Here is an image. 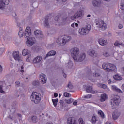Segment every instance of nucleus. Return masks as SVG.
Returning a JSON list of instances; mask_svg holds the SVG:
<instances>
[{
    "label": "nucleus",
    "instance_id": "nucleus-1",
    "mask_svg": "<svg viewBox=\"0 0 124 124\" xmlns=\"http://www.w3.org/2000/svg\"><path fill=\"white\" fill-rule=\"evenodd\" d=\"M79 48L77 47H74L71 49V56L74 61L78 62H81L86 58V54L81 53L79 57Z\"/></svg>",
    "mask_w": 124,
    "mask_h": 124
},
{
    "label": "nucleus",
    "instance_id": "nucleus-2",
    "mask_svg": "<svg viewBox=\"0 0 124 124\" xmlns=\"http://www.w3.org/2000/svg\"><path fill=\"white\" fill-rule=\"evenodd\" d=\"M31 33V29L30 27H26L25 30V33L24 34V37L27 38V41H26V44L27 46H32L34 43H35V38L30 37Z\"/></svg>",
    "mask_w": 124,
    "mask_h": 124
},
{
    "label": "nucleus",
    "instance_id": "nucleus-3",
    "mask_svg": "<svg viewBox=\"0 0 124 124\" xmlns=\"http://www.w3.org/2000/svg\"><path fill=\"white\" fill-rule=\"evenodd\" d=\"M31 101L34 102L35 104H38L41 101V94L36 92H33L32 94L30 96Z\"/></svg>",
    "mask_w": 124,
    "mask_h": 124
},
{
    "label": "nucleus",
    "instance_id": "nucleus-4",
    "mask_svg": "<svg viewBox=\"0 0 124 124\" xmlns=\"http://www.w3.org/2000/svg\"><path fill=\"white\" fill-rule=\"evenodd\" d=\"M102 67L104 70L107 71H116L117 70V67L113 64L109 63H104L102 65Z\"/></svg>",
    "mask_w": 124,
    "mask_h": 124
},
{
    "label": "nucleus",
    "instance_id": "nucleus-5",
    "mask_svg": "<svg viewBox=\"0 0 124 124\" xmlns=\"http://www.w3.org/2000/svg\"><path fill=\"white\" fill-rule=\"evenodd\" d=\"M71 40V37L69 36H64V37L62 38V39L61 38V37H59L58 39L57 40V42L59 45L63 46V45H65V44H66V42H68V41H70Z\"/></svg>",
    "mask_w": 124,
    "mask_h": 124
},
{
    "label": "nucleus",
    "instance_id": "nucleus-6",
    "mask_svg": "<svg viewBox=\"0 0 124 124\" xmlns=\"http://www.w3.org/2000/svg\"><path fill=\"white\" fill-rule=\"evenodd\" d=\"M120 99V96L118 95H115L113 98L111 100V107L113 109H116L117 107L119 106L120 104V102L119 101Z\"/></svg>",
    "mask_w": 124,
    "mask_h": 124
},
{
    "label": "nucleus",
    "instance_id": "nucleus-7",
    "mask_svg": "<svg viewBox=\"0 0 124 124\" xmlns=\"http://www.w3.org/2000/svg\"><path fill=\"white\" fill-rule=\"evenodd\" d=\"M91 31V25H87L86 27L82 28L79 30V33L80 35H86Z\"/></svg>",
    "mask_w": 124,
    "mask_h": 124
},
{
    "label": "nucleus",
    "instance_id": "nucleus-8",
    "mask_svg": "<svg viewBox=\"0 0 124 124\" xmlns=\"http://www.w3.org/2000/svg\"><path fill=\"white\" fill-rule=\"evenodd\" d=\"M9 4V0H0V9H3L5 5Z\"/></svg>",
    "mask_w": 124,
    "mask_h": 124
},
{
    "label": "nucleus",
    "instance_id": "nucleus-9",
    "mask_svg": "<svg viewBox=\"0 0 124 124\" xmlns=\"http://www.w3.org/2000/svg\"><path fill=\"white\" fill-rule=\"evenodd\" d=\"M96 24L98 25L99 28H101L103 30H106V28H107V25L102 20H99L98 23H96Z\"/></svg>",
    "mask_w": 124,
    "mask_h": 124
},
{
    "label": "nucleus",
    "instance_id": "nucleus-10",
    "mask_svg": "<svg viewBox=\"0 0 124 124\" xmlns=\"http://www.w3.org/2000/svg\"><path fill=\"white\" fill-rule=\"evenodd\" d=\"M39 80L41 81L43 84H45L47 82V77L44 74H41L39 76Z\"/></svg>",
    "mask_w": 124,
    "mask_h": 124
},
{
    "label": "nucleus",
    "instance_id": "nucleus-11",
    "mask_svg": "<svg viewBox=\"0 0 124 124\" xmlns=\"http://www.w3.org/2000/svg\"><path fill=\"white\" fill-rule=\"evenodd\" d=\"M13 57L16 61H20V52L19 51H14L13 53Z\"/></svg>",
    "mask_w": 124,
    "mask_h": 124
},
{
    "label": "nucleus",
    "instance_id": "nucleus-12",
    "mask_svg": "<svg viewBox=\"0 0 124 124\" xmlns=\"http://www.w3.org/2000/svg\"><path fill=\"white\" fill-rule=\"evenodd\" d=\"M34 34L37 38H42V37H43V35L40 30H36L34 31Z\"/></svg>",
    "mask_w": 124,
    "mask_h": 124
},
{
    "label": "nucleus",
    "instance_id": "nucleus-13",
    "mask_svg": "<svg viewBox=\"0 0 124 124\" xmlns=\"http://www.w3.org/2000/svg\"><path fill=\"white\" fill-rule=\"evenodd\" d=\"M49 18H50V16H46L45 18L44 25L45 27H46V28H49L50 27V25H49Z\"/></svg>",
    "mask_w": 124,
    "mask_h": 124
},
{
    "label": "nucleus",
    "instance_id": "nucleus-14",
    "mask_svg": "<svg viewBox=\"0 0 124 124\" xmlns=\"http://www.w3.org/2000/svg\"><path fill=\"white\" fill-rule=\"evenodd\" d=\"M42 60V56H38L33 59V63H39Z\"/></svg>",
    "mask_w": 124,
    "mask_h": 124
},
{
    "label": "nucleus",
    "instance_id": "nucleus-15",
    "mask_svg": "<svg viewBox=\"0 0 124 124\" xmlns=\"http://www.w3.org/2000/svg\"><path fill=\"white\" fill-rule=\"evenodd\" d=\"M67 124H77L74 117H69L67 120Z\"/></svg>",
    "mask_w": 124,
    "mask_h": 124
},
{
    "label": "nucleus",
    "instance_id": "nucleus-16",
    "mask_svg": "<svg viewBox=\"0 0 124 124\" xmlns=\"http://www.w3.org/2000/svg\"><path fill=\"white\" fill-rule=\"evenodd\" d=\"M86 92L87 93H93L94 94V93H96V91H94L93 90V87L92 86H89L86 88Z\"/></svg>",
    "mask_w": 124,
    "mask_h": 124
},
{
    "label": "nucleus",
    "instance_id": "nucleus-17",
    "mask_svg": "<svg viewBox=\"0 0 124 124\" xmlns=\"http://www.w3.org/2000/svg\"><path fill=\"white\" fill-rule=\"evenodd\" d=\"M92 3L93 6H100V4H101V0H93Z\"/></svg>",
    "mask_w": 124,
    "mask_h": 124
},
{
    "label": "nucleus",
    "instance_id": "nucleus-18",
    "mask_svg": "<svg viewBox=\"0 0 124 124\" xmlns=\"http://www.w3.org/2000/svg\"><path fill=\"white\" fill-rule=\"evenodd\" d=\"M57 52L55 50H51L49 51L45 56V59L48 58V57H51V56H55Z\"/></svg>",
    "mask_w": 124,
    "mask_h": 124
},
{
    "label": "nucleus",
    "instance_id": "nucleus-19",
    "mask_svg": "<svg viewBox=\"0 0 124 124\" xmlns=\"http://www.w3.org/2000/svg\"><path fill=\"white\" fill-rule=\"evenodd\" d=\"M88 54H89L90 56H91V57H93V58H95V57L97 56V54H96V53H95V51L93 50H89L88 52Z\"/></svg>",
    "mask_w": 124,
    "mask_h": 124
},
{
    "label": "nucleus",
    "instance_id": "nucleus-20",
    "mask_svg": "<svg viewBox=\"0 0 124 124\" xmlns=\"http://www.w3.org/2000/svg\"><path fill=\"white\" fill-rule=\"evenodd\" d=\"M99 43L100 45L104 46V45H106L107 44V41L104 40L103 38H101L99 40Z\"/></svg>",
    "mask_w": 124,
    "mask_h": 124
},
{
    "label": "nucleus",
    "instance_id": "nucleus-21",
    "mask_svg": "<svg viewBox=\"0 0 124 124\" xmlns=\"http://www.w3.org/2000/svg\"><path fill=\"white\" fill-rule=\"evenodd\" d=\"M112 89L113 91H114L115 92H117V93H122L123 91L120 89H119L117 86L115 85L112 86Z\"/></svg>",
    "mask_w": 124,
    "mask_h": 124
},
{
    "label": "nucleus",
    "instance_id": "nucleus-22",
    "mask_svg": "<svg viewBox=\"0 0 124 124\" xmlns=\"http://www.w3.org/2000/svg\"><path fill=\"white\" fill-rule=\"evenodd\" d=\"M120 117V113L117 111H114L112 114V118L113 120H117Z\"/></svg>",
    "mask_w": 124,
    "mask_h": 124
},
{
    "label": "nucleus",
    "instance_id": "nucleus-23",
    "mask_svg": "<svg viewBox=\"0 0 124 124\" xmlns=\"http://www.w3.org/2000/svg\"><path fill=\"white\" fill-rule=\"evenodd\" d=\"M113 78L114 80L116 81H121L123 79V78H122V76L121 75L116 74L115 75L113 76Z\"/></svg>",
    "mask_w": 124,
    "mask_h": 124
},
{
    "label": "nucleus",
    "instance_id": "nucleus-24",
    "mask_svg": "<svg viewBox=\"0 0 124 124\" xmlns=\"http://www.w3.org/2000/svg\"><path fill=\"white\" fill-rule=\"evenodd\" d=\"M107 98V96L106 94H103L101 95V98L100 99V101L101 102H103L104 101H105Z\"/></svg>",
    "mask_w": 124,
    "mask_h": 124
},
{
    "label": "nucleus",
    "instance_id": "nucleus-25",
    "mask_svg": "<svg viewBox=\"0 0 124 124\" xmlns=\"http://www.w3.org/2000/svg\"><path fill=\"white\" fill-rule=\"evenodd\" d=\"M91 121L92 124H95V123H96V122L97 121V119H96V117L94 114L93 115V116H92Z\"/></svg>",
    "mask_w": 124,
    "mask_h": 124
},
{
    "label": "nucleus",
    "instance_id": "nucleus-26",
    "mask_svg": "<svg viewBox=\"0 0 124 124\" xmlns=\"http://www.w3.org/2000/svg\"><path fill=\"white\" fill-rule=\"evenodd\" d=\"M29 54H30V51L28 50V49H24L22 51L23 56H27Z\"/></svg>",
    "mask_w": 124,
    "mask_h": 124
},
{
    "label": "nucleus",
    "instance_id": "nucleus-27",
    "mask_svg": "<svg viewBox=\"0 0 124 124\" xmlns=\"http://www.w3.org/2000/svg\"><path fill=\"white\" fill-rule=\"evenodd\" d=\"M76 14L77 16V17L78 18L82 17V11H79V12H78Z\"/></svg>",
    "mask_w": 124,
    "mask_h": 124
},
{
    "label": "nucleus",
    "instance_id": "nucleus-28",
    "mask_svg": "<svg viewBox=\"0 0 124 124\" xmlns=\"http://www.w3.org/2000/svg\"><path fill=\"white\" fill-rule=\"evenodd\" d=\"M97 86L98 87H99L100 88H102L103 89H106V88H107V85H106V84L98 83Z\"/></svg>",
    "mask_w": 124,
    "mask_h": 124
},
{
    "label": "nucleus",
    "instance_id": "nucleus-29",
    "mask_svg": "<svg viewBox=\"0 0 124 124\" xmlns=\"http://www.w3.org/2000/svg\"><path fill=\"white\" fill-rule=\"evenodd\" d=\"M98 114L99 116H100L101 118H105V115H104V113L102 111L99 110L98 112Z\"/></svg>",
    "mask_w": 124,
    "mask_h": 124
},
{
    "label": "nucleus",
    "instance_id": "nucleus-30",
    "mask_svg": "<svg viewBox=\"0 0 124 124\" xmlns=\"http://www.w3.org/2000/svg\"><path fill=\"white\" fill-rule=\"evenodd\" d=\"M65 102H66V103H67L68 104H70V103H72V102H73V99L70 98L68 99H66Z\"/></svg>",
    "mask_w": 124,
    "mask_h": 124
},
{
    "label": "nucleus",
    "instance_id": "nucleus-31",
    "mask_svg": "<svg viewBox=\"0 0 124 124\" xmlns=\"http://www.w3.org/2000/svg\"><path fill=\"white\" fill-rule=\"evenodd\" d=\"M52 102L53 103L54 106H55V107H56V106H57V105H58V99H52Z\"/></svg>",
    "mask_w": 124,
    "mask_h": 124
},
{
    "label": "nucleus",
    "instance_id": "nucleus-32",
    "mask_svg": "<svg viewBox=\"0 0 124 124\" xmlns=\"http://www.w3.org/2000/svg\"><path fill=\"white\" fill-rule=\"evenodd\" d=\"M32 120L33 123H37V117H36V116H34L32 117Z\"/></svg>",
    "mask_w": 124,
    "mask_h": 124
},
{
    "label": "nucleus",
    "instance_id": "nucleus-33",
    "mask_svg": "<svg viewBox=\"0 0 124 124\" xmlns=\"http://www.w3.org/2000/svg\"><path fill=\"white\" fill-rule=\"evenodd\" d=\"M64 95L65 97H70V96H71V94H69V93L67 92H65L64 93Z\"/></svg>",
    "mask_w": 124,
    "mask_h": 124
},
{
    "label": "nucleus",
    "instance_id": "nucleus-34",
    "mask_svg": "<svg viewBox=\"0 0 124 124\" xmlns=\"http://www.w3.org/2000/svg\"><path fill=\"white\" fill-rule=\"evenodd\" d=\"M18 35L20 37H23L24 36V33L23 32V31L20 30L18 33Z\"/></svg>",
    "mask_w": 124,
    "mask_h": 124
},
{
    "label": "nucleus",
    "instance_id": "nucleus-35",
    "mask_svg": "<svg viewBox=\"0 0 124 124\" xmlns=\"http://www.w3.org/2000/svg\"><path fill=\"white\" fill-rule=\"evenodd\" d=\"M26 61L27 62H31V55H29L28 57L26 58Z\"/></svg>",
    "mask_w": 124,
    "mask_h": 124
},
{
    "label": "nucleus",
    "instance_id": "nucleus-36",
    "mask_svg": "<svg viewBox=\"0 0 124 124\" xmlns=\"http://www.w3.org/2000/svg\"><path fill=\"white\" fill-rule=\"evenodd\" d=\"M32 85L33 86H38L39 85V81H35L32 82Z\"/></svg>",
    "mask_w": 124,
    "mask_h": 124
},
{
    "label": "nucleus",
    "instance_id": "nucleus-37",
    "mask_svg": "<svg viewBox=\"0 0 124 124\" xmlns=\"http://www.w3.org/2000/svg\"><path fill=\"white\" fill-rule=\"evenodd\" d=\"M78 121H79V124H85V122H84V121L83 120V118H80Z\"/></svg>",
    "mask_w": 124,
    "mask_h": 124
},
{
    "label": "nucleus",
    "instance_id": "nucleus-38",
    "mask_svg": "<svg viewBox=\"0 0 124 124\" xmlns=\"http://www.w3.org/2000/svg\"><path fill=\"white\" fill-rule=\"evenodd\" d=\"M77 16H76V14H75L74 16H72L71 17V20H75V19H78V17H77Z\"/></svg>",
    "mask_w": 124,
    "mask_h": 124
},
{
    "label": "nucleus",
    "instance_id": "nucleus-39",
    "mask_svg": "<svg viewBox=\"0 0 124 124\" xmlns=\"http://www.w3.org/2000/svg\"><path fill=\"white\" fill-rule=\"evenodd\" d=\"M93 76H95V77H98L99 76H100V74L99 73H93Z\"/></svg>",
    "mask_w": 124,
    "mask_h": 124
},
{
    "label": "nucleus",
    "instance_id": "nucleus-40",
    "mask_svg": "<svg viewBox=\"0 0 124 124\" xmlns=\"http://www.w3.org/2000/svg\"><path fill=\"white\" fill-rule=\"evenodd\" d=\"M67 87L69 88V89H73V86L71 85V82H69Z\"/></svg>",
    "mask_w": 124,
    "mask_h": 124
},
{
    "label": "nucleus",
    "instance_id": "nucleus-41",
    "mask_svg": "<svg viewBox=\"0 0 124 124\" xmlns=\"http://www.w3.org/2000/svg\"><path fill=\"white\" fill-rule=\"evenodd\" d=\"M115 46H118V45H123V43L120 44L118 41H116L114 43Z\"/></svg>",
    "mask_w": 124,
    "mask_h": 124
},
{
    "label": "nucleus",
    "instance_id": "nucleus-42",
    "mask_svg": "<svg viewBox=\"0 0 124 124\" xmlns=\"http://www.w3.org/2000/svg\"><path fill=\"white\" fill-rule=\"evenodd\" d=\"M91 97H92L91 94H88L84 96V98L89 99V98H91Z\"/></svg>",
    "mask_w": 124,
    "mask_h": 124
},
{
    "label": "nucleus",
    "instance_id": "nucleus-43",
    "mask_svg": "<svg viewBox=\"0 0 124 124\" xmlns=\"http://www.w3.org/2000/svg\"><path fill=\"white\" fill-rule=\"evenodd\" d=\"M0 93H5V92L2 90V86H0Z\"/></svg>",
    "mask_w": 124,
    "mask_h": 124
},
{
    "label": "nucleus",
    "instance_id": "nucleus-44",
    "mask_svg": "<svg viewBox=\"0 0 124 124\" xmlns=\"http://www.w3.org/2000/svg\"><path fill=\"white\" fill-rule=\"evenodd\" d=\"M20 72L21 73H24V72H25V71L24 70V66H22L21 67V70H20Z\"/></svg>",
    "mask_w": 124,
    "mask_h": 124
},
{
    "label": "nucleus",
    "instance_id": "nucleus-45",
    "mask_svg": "<svg viewBox=\"0 0 124 124\" xmlns=\"http://www.w3.org/2000/svg\"><path fill=\"white\" fill-rule=\"evenodd\" d=\"M104 57H109V53L108 52H105L103 53Z\"/></svg>",
    "mask_w": 124,
    "mask_h": 124
},
{
    "label": "nucleus",
    "instance_id": "nucleus-46",
    "mask_svg": "<svg viewBox=\"0 0 124 124\" xmlns=\"http://www.w3.org/2000/svg\"><path fill=\"white\" fill-rule=\"evenodd\" d=\"M16 85L17 87H19V86H20V81H16Z\"/></svg>",
    "mask_w": 124,
    "mask_h": 124
},
{
    "label": "nucleus",
    "instance_id": "nucleus-47",
    "mask_svg": "<svg viewBox=\"0 0 124 124\" xmlns=\"http://www.w3.org/2000/svg\"><path fill=\"white\" fill-rule=\"evenodd\" d=\"M60 16H61V15H58L57 16H56L55 18V21H58L59 20V18H60Z\"/></svg>",
    "mask_w": 124,
    "mask_h": 124
},
{
    "label": "nucleus",
    "instance_id": "nucleus-48",
    "mask_svg": "<svg viewBox=\"0 0 124 124\" xmlns=\"http://www.w3.org/2000/svg\"><path fill=\"white\" fill-rule=\"evenodd\" d=\"M120 5L121 6V9L124 10V4L121 3Z\"/></svg>",
    "mask_w": 124,
    "mask_h": 124
},
{
    "label": "nucleus",
    "instance_id": "nucleus-49",
    "mask_svg": "<svg viewBox=\"0 0 124 124\" xmlns=\"http://www.w3.org/2000/svg\"><path fill=\"white\" fill-rule=\"evenodd\" d=\"M118 28L119 29H123V25L121 24H119Z\"/></svg>",
    "mask_w": 124,
    "mask_h": 124
},
{
    "label": "nucleus",
    "instance_id": "nucleus-50",
    "mask_svg": "<svg viewBox=\"0 0 124 124\" xmlns=\"http://www.w3.org/2000/svg\"><path fill=\"white\" fill-rule=\"evenodd\" d=\"M78 104V103L76 101H74L73 102V105H77Z\"/></svg>",
    "mask_w": 124,
    "mask_h": 124
},
{
    "label": "nucleus",
    "instance_id": "nucleus-51",
    "mask_svg": "<svg viewBox=\"0 0 124 124\" xmlns=\"http://www.w3.org/2000/svg\"><path fill=\"white\" fill-rule=\"evenodd\" d=\"M122 90L124 92V83L122 85Z\"/></svg>",
    "mask_w": 124,
    "mask_h": 124
},
{
    "label": "nucleus",
    "instance_id": "nucleus-52",
    "mask_svg": "<svg viewBox=\"0 0 124 124\" xmlns=\"http://www.w3.org/2000/svg\"><path fill=\"white\" fill-rule=\"evenodd\" d=\"M17 26H18V27H20V30H23V29H22V28L20 26H21V24H20V23H17Z\"/></svg>",
    "mask_w": 124,
    "mask_h": 124
},
{
    "label": "nucleus",
    "instance_id": "nucleus-53",
    "mask_svg": "<svg viewBox=\"0 0 124 124\" xmlns=\"http://www.w3.org/2000/svg\"><path fill=\"white\" fill-rule=\"evenodd\" d=\"M54 96L55 97H58V93H55L54 94Z\"/></svg>",
    "mask_w": 124,
    "mask_h": 124
},
{
    "label": "nucleus",
    "instance_id": "nucleus-54",
    "mask_svg": "<svg viewBox=\"0 0 124 124\" xmlns=\"http://www.w3.org/2000/svg\"><path fill=\"white\" fill-rule=\"evenodd\" d=\"M63 75L64 77V78H66V74H65V73H63Z\"/></svg>",
    "mask_w": 124,
    "mask_h": 124
},
{
    "label": "nucleus",
    "instance_id": "nucleus-55",
    "mask_svg": "<svg viewBox=\"0 0 124 124\" xmlns=\"http://www.w3.org/2000/svg\"><path fill=\"white\" fill-rule=\"evenodd\" d=\"M108 82V84L112 83V81H111V79H109Z\"/></svg>",
    "mask_w": 124,
    "mask_h": 124
},
{
    "label": "nucleus",
    "instance_id": "nucleus-56",
    "mask_svg": "<svg viewBox=\"0 0 124 124\" xmlns=\"http://www.w3.org/2000/svg\"><path fill=\"white\" fill-rule=\"evenodd\" d=\"M1 71H2V67L0 65V72H1Z\"/></svg>",
    "mask_w": 124,
    "mask_h": 124
},
{
    "label": "nucleus",
    "instance_id": "nucleus-57",
    "mask_svg": "<svg viewBox=\"0 0 124 124\" xmlns=\"http://www.w3.org/2000/svg\"><path fill=\"white\" fill-rule=\"evenodd\" d=\"M105 124H111V122L109 121H107Z\"/></svg>",
    "mask_w": 124,
    "mask_h": 124
},
{
    "label": "nucleus",
    "instance_id": "nucleus-58",
    "mask_svg": "<svg viewBox=\"0 0 124 124\" xmlns=\"http://www.w3.org/2000/svg\"><path fill=\"white\" fill-rule=\"evenodd\" d=\"M78 26H79V25L78 24V23H75V26H76V27H78Z\"/></svg>",
    "mask_w": 124,
    "mask_h": 124
},
{
    "label": "nucleus",
    "instance_id": "nucleus-59",
    "mask_svg": "<svg viewBox=\"0 0 124 124\" xmlns=\"http://www.w3.org/2000/svg\"><path fill=\"white\" fill-rule=\"evenodd\" d=\"M74 26H75L74 23H73L71 24V27H72V28H74Z\"/></svg>",
    "mask_w": 124,
    "mask_h": 124
},
{
    "label": "nucleus",
    "instance_id": "nucleus-60",
    "mask_svg": "<svg viewBox=\"0 0 124 124\" xmlns=\"http://www.w3.org/2000/svg\"><path fill=\"white\" fill-rule=\"evenodd\" d=\"M87 18H90V17H91V15H88L87 16Z\"/></svg>",
    "mask_w": 124,
    "mask_h": 124
},
{
    "label": "nucleus",
    "instance_id": "nucleus-61",
    "mask_svg": "<svg viewBox=\"0 0 124 124\" xmlns=\"http://www.w3.org/2000/svg\"><path fill=\"white\" fill-rule=\"evenodd\" d=\"M13 15L14 16V15H16V13H15V12H14V13H13Z\"/></svg>",
    "mask_w": 124,
    "mask_h": 124
},
{
    "label": "nucleus",
    "instance_id": "nucleus-62",
    "mask_svg": "<svg viewBox=\"0 0 124 124\" xmlns=\"http://www.w3.org/2000/svg\"><path fill=\"white\" fill-rule=\"evenodd\" d=\"M17 115L18 116V117H22L21 114H18Z\"/></svg>",
    "mask_w": 124,
    "mask_h": 124
},
{
    "label": "nucleus",
    "instance_id": "nucleus-63",
    "mask_svg": "<svg viewBox=\"0 0 124 124\" xmlns=\"http://www.w3.org/2000/svg\"><path fill=\"white\" fill-rule=\"evenodd\" d=\"M66 0H62V1H63V2H65V1H66Z\"/></svg>",
    "mask_w": 124,
    "mask_h": 124
},
{
    "label": "nucleus",
    "instance_id": "nucleus-64",
    "mask_svg": "<svg viewBox=\"0 0 124 124\" xmlns=\"http://www.w3.org/2000/svg\"><path fill=\"white\" fill-rule=\"evenodd\" d=\"M26 80H28V77H26Z\"/></svg>",
    "mask_w": 124,
    "mask_h": 124
}]
</instances>
